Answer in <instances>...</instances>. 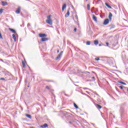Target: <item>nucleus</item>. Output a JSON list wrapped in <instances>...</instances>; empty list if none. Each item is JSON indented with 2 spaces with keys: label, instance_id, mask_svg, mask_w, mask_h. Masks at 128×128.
Segmentation results:
<instances>
[{
  "label": "nucleus",
  "instance_id": "nucleus-1",
  "mask_svg": "<svg viewBox=\"0 0 128 128\" xmlns=\"http://www.w3.org/2000/svg\"><path fill=\"white\" fill-rule=\"evenodd\" d=\"M51 16L50 15L48 16L47 20H46V22L48 24H50V26L52 24V19L50 18Z\"/></svg>",
  "mask_w": 128,
  "mask_h": 128
},
{
  "label": "nucleus",
  "instance_id": "nucleus-2",
  "mask_svg": "<svg viewBox=\"0 0 128 128\" xmlns=\"http://www.w3.org/2000/svg\"><path fill=\"white\" fill-rule=\"evenodd\" d=\"M108 22H110V20H108V18H106L104 20L103 24H104V26H106V24H108Z\"/></svg>",
  "mask_w": 128,
  "mask_h": 128
},
{
  "label": "nucleus",
  "instance_id": "nucleus-3",
  "mask_svg": "<svg viewBox=\"0 0 128 128\" xmlns=\"http://www.w3.org/2000/svg\"><path fill=\"white\" fill-rule=\"evenodd\" d=\"M64 52L62 51L60 54H59L58 56L56 58V60H60V56H62V53Z\"/></svg>",
  "mask_w": 128,
  "mask_h": 128
},
{
  "label": "nucleus",
  "instance_id": "nucleus-4",
  "mask_svg": "<svg viewBox=\"0 0 128 128\" xmlns=\"http://www.w3.org/2000/svg\"><path fill=\"white\" fill-rule=\"evenodd\" d=\"M39 36L40 38H46L47 36L45 34H39Z\"/></svg>",
  "mask_w": 128,
  "mask_h": 128
},
{
  "label": "nucleus",
  "instance_id": "nucleus-5",
  "mask_svg": "<svg viewBox=\"0 0 128 128\" xmlns=\"http://www.w3.org/2000/svg\"><path fill=\"white\" fill-rule=\"evenodd\" d=\"M112 12H109L108 18L110 20H112Z\"/></svg>",
  "mask_w": 128,
  "mask_h": 128
},
{
  "label": "nucleus",
  "instance_id": "nucleus-6",
  "mask_svg": "<svg viewBox=\"0 0 128 128\" xmlns=\"http://www.w3.org/2000/svg\"><path fill=\"white\" fill-rule=\"evenodd\" d=\"M93 20L94 22H98V18L94 16V14L92 15Z\"/></svg>",
  "mask_w": 128,
  "mask_h": 128
},
{
  "label": "nucleus",
  "instance_id": "nucleus-7",
  "mask_svg": "<svg viewBox=\"0 0 128 128\" xmlns=\"http://www.w3.org/2000/svg\"><path fill=\"white\" fill-rule=\"evenodd\" d=\"M2 4L3 6H8V2L4 1L2 2Z\"/></svg>",
  "mask_w": 128,
  "mask_h": 128
},
{
  "label": "nucleus",
  "instance_id": "nucleus-8",
  "mask_svg": "<svg viewBox=\"0 0 128 128\" xmlns=\"http://www.w3.org/2000/svg\"><path fill=\"white\" fill-rule=\"evenodd\" d=\"M20 7H18L16 11V14H20Z\"/></svg>",
  "mask_w": 128,
  "mask_h": 128
},
{
  "label": "nucleus",
  "instance_id": "nucleus-9",
  "mask_svg": "<svg viewBox=\"0 0 128 128\" xmlns=\"http://www.w3.org/2000/svg\"><path fill=\"white\" fill-rule=\"evenodd\" d=\"M9 30H10V31L12 32H13L14 34H16V30L12 28H10Z\"/></svg>",
  "mask_w": 128,
  "mask_h": 128
},
{
  "label": "nucleus",
  "instance_id": "nucleus-10",
  "mask_svg": "<svg viewBox=\"0 0 128 128\" xmlns=\"http://www.w3.org/2000/svg\"><path fill=\"white\" fill-rule=\"evenodd\" d=\"M70 16V10H68L67 13L65 15V18H68Z\"/></svg>",
  "mask_w": 128,
  "mask_h": 128
},
{
  "label": "nucleus",
  "instance_id": "nucleus-11",
  "mask_svg": "<svg viewBox=\"0 0 128 128\" xmlns=\"http://www.w3.org/2000/svg\"><path fill=\"white\" fill-rule=\"evenodd\" d=\"M46 40H48V39L46 38H42L41 40V42H46Z\"/></svg>",
  "mask_w": 128,
  "mask_h": 128
},
{
  "label": "nucleus",
  "instance_id": "nucleus-12",
  "mask_svg": "<svg viewBox=\"0 0 128 128\" xmlns=\"http://www.w3.org/2000/svg\"><path fill=\"white\" fill-rule=\"evenodd\" d=\"M66 8V4H64V5L62 6V12H64V8Z\"/></svg>",
  "mask_w": 128,
  "mask_h": 128
},
{
  "label": "nucleus",
  "instance_id": "nucleus-13",
  "mask_svg": "<svg viewBox=\"0 0 128 128\" xmlns=\"http://www.w3.org/2000/svg\"><path fill=\"white\" fill-rule=\"evenodd\" d=\"M105 6H107V8H112V6H110V4H108V3H105Z\"/></svg>",
  "mask_w": 128,
  "mask_h": 128
},
{
  "label": "nucleus",
  "instance_id": "nucleus-14",
  "mask_svg": "<svg viewBox=\"0 0 128 128\" xmlns=\"http://www.w3.org/2000/svg\"><path fill=\"white\" fill-rule=\"evenodd\" d=\"M12 36L14 40V42H16V37L14 34H12Z\"/></svg>",
  "mask_w": 128,
  "mask_h": 128
},
{
  "label": "nucleus",
  "instance_id": "nucleus-15",
  "mask_svg": "<svg viewBox=\"0 0 128 128\" xmlns=\"http://www.w3.org/2000/svg\"><path fill=\"white\" fill-rule=\"evenodd\" d=\"M118 84H124V86H126V84L124 82H122V81H118Z\"/></svg>",
  "mask_w": 128,
  "mask_h": 128
},
{
  "label": "nucleus",
  "instance_id": "nucleus-16",
  "mask_svg": "<svg viewBox=\"0 0 128 128\" xmlns=\"http://www.w3.org/2000/svg\"><path fill=\"white\" fill-rule=\"evenodd\" d=\"M94 44H96V46H98V40H94Z\"/></svg>",
  "mask_w": 128,
  "mask_h": 128
},
{
  "label": "nucleus",
  "instance_id": "nucleus-17",
  "mask_svg": "<svg viewBox=\"0 0 128 128\" xmlns=\"http://www.w3.org/2000/svg\"><path fill=\"white\" fill-rule=\"evenodd\" d=\"M96 108H98L99 110H100V108H102V106H100V105L97 104H96Z\"/></svg>",
  "mask_w": 128,
  "mask_h": 128
},
{
  "label": "nucleus",
  "instance_id": "nucleus-18",
  "mask_svg": "<svg viewBox=\"0 0 128 128\" xmlns=\"http://www.w3.org/2000/svg\"><path fill=\"white\" fill-rule=\"evenodd\" d=\"M26 116L28 118H32V116L30 114H26Z\"/></svg>",
  "mask_w": 128,
  "mask_h": 128
},
{
  "label": "nucleus",
  "instance_id": "nucleus-19",
  "mask_svg": "<svg viewBox=\"0 0 128 128\" xmlns=\"http://www.w3.org/2000/svg\"><path fill=\"white\" fill-rule=\"evenodd\" d=\"M87 10H90V4H88L87 5Z\"/></svg>",
  "mask_w": 128,
  "mask_h": 128
},
{
  "label": "nucleus",
  "instance_id": "nucleus-20",
  "mask_svg": "<svg viewBox=\"0 0 128 128\" xmlns=\"http://www.w3.org/2000/svg\"><path fill=\"white\" fill-rule=\"evenodd\" d=\"M22 64L23 68H26V64L24 63V62L22 61Z\"/></svg>",
  "mask_w": 128,
  "mask_h": 128
},
{
  "label": "nucleus",
  "instance_id": "nucleus-21",
  "mask_svg": "<svg viewBox=\"0 0 128 128\" xmlns=\"http://www.w3.org/2000/svg\"><path fill=\"white\" fill-rule=\"evenodd\" d=\"M74 108H76V109L78 108V105H76V103H74Z\"/></svg>",
  "mask_w": 128,
  "mask_h": 128
},
{
  "label": "nucleus",
  "instance_id": "nucleus-22",
  "mask_svg": "<svg viewBox=\"0 0 128 128\" xmlns=\"http://www.w3.org/2000/svg\"><path fill=\"white\" fill-rule=\"evenodd\" d=\"M43 126L44 128H48V124H43Z\"/></svg>",
  "mask_w": 128,
  "mask_h": 128
},
{
  "label": "nucleus",
  "instance_id": "nucleus-23",
  "mask_svg": "<svg viewBox=\"0 0 128 128\" xmlns=\"http://www.w3.org/2000/svg\"><path fill=\"white\" fill-rule=\"evenodd\" d=\"M86 44L87 46H90V42L88 41V42H86Z\"/></svg>",
  "mask_w": 128,
  "mask_h": 128
},
{
  "label": "nucleus",
  "instance_id": "nucleus-24",
  "mask_svg": "<svg viewBox=\"0 0 128 128\" xmlns=\"http://www.w3.org/2000/svg\"><path fill=\"white\" fill-rule=\"evenodd\" d=\"M3 10H4L2 8L0 9V14H2Z\"/></svg>",
  "mask_w": 128,
  "mask_h": 128
},
{
  "label": "nucleus",
  "instance_id": "nucleus-25",
  "mask_svg": "<svg viewBox=\"0 0 128 128\" xmlns=\"http://www.w3.org/2000/svg\"><path fill=\"white\" fill-rule=\"evenodd\" d=\"M100 60V57H98L97 58H95V60H97V62H98V60Z\"/></svg>",
  "mask_w": 128,
  "mask_h": 128
},
{
  "label": "nucleus",
  "instance_id": "nucleus-26",
  "mask_svg": "<svg viewBox=\"0 0 128 128\" xmlns=\"http://www.w3.org/2000/svg\"><path fill=\"white\" fill-rule=\"evenodd\" d=\"M76 18V19L77 21H78V15L75 16Z\"/></svg>",
  "mask_w": 128,
  "mask_h": 128
},
{
  "label": "nucleus",
  "instance_id": "nucleus-27",
  "mask_svg": "<svg viewBox=\"0 0 128 128\" xmlns=\"http://www.w3.org/2000/svg\"><path fill=\"white\" fill-rule=\"evenodd\" d=\"M119 88H120V90H123V88H124V86H120Z\"/></svg>",
  "mask_w": 128,
  "mask_h": 128
},
{
  "label": "nucleus",
  "instance_id": "nucleus-28",
  "mask_svg": "<svg viewBox=\"0 0 128 128\" xmlns=\"http://www.w3.org/2000/svg\"><path fill=\"white\" fill-rule=\"evenodd\" d=\"M101 0H98L96 4H100V2Z\"/></svg>",
  "mask_w": 128,
  "mask_h": 128
},
{
  "label": "nucleus",
  "instance_id": "nucleus-29",
  "mask_svg": "<svg viewBox=\"0 0 128 128\" xmlns=\"http://www.w3.org/2000/svg\"><path fill=\"white\" fill-rule=\"evenodd\" d=\"M5 80L4 78H0V80Z\"/></svg>",
  "mask_w": 128,
  "mask_h": 128
},
{
  "label": "nucleus",
  "instance_id": "nucleus-30",
  "mask_svg": "<svg viewBox=\"0 0 128 128\" xmlns=\"http://www.w3.org/2000/svg\"><path fill=\"white\" fill-rule=\"evenodd\" d=\"M108 44H110L108 42H106V46H108Z\"/></svg>",
  "mask_w": 128,
  "mask_h": 128
},
{
  "label": "nucleus",
  "instance_id": "nucleus-31",
  "mask_svg": "<svg viewBox=\"0 0 128 128\" xmlns=\"http://www.w3.org/2000/svg\"><path fill=\"white\" fill-rule=\"evenodd\" d=\"M46 88L47 90H50V87H48V86H46Z\"/></svg>",
  "mask_w": 128,
  "mask_h": 128
},
{
  "label": "nucleus",
  "instance_id": "nucleus-32",
  "mask_svg": "<svg viewBox=\"0 0 128 128\" xmlns=\"http://www.w3.org/2000/svg\"><path fill=\"white\" fill-rule=\"evenodd\" d=\"M27 26H30V24L28 23L27 25Z\"/></svg>",
  "mask_w": 128,
  "mask_h": 128
},
{
  "label": "nucleus",
  "instance_id": "nucleus-33",
  "mask_svg": "<svg viewBox=\"0 0 128 128\" xmlns=\"http://www.w3.org/2000/svg\"><path fill=\"white\" fill-rule=\"evenodd\" d=\"M77 24L78 26H80V22H78V21H77Z\"/></svg>",
  "mask_w": 128,
  "mask_h": 128
},
{
  "label": "nucleus",
  "instance_id": "nucleus-34",
  "mask_svg": "<svg viewBox=\"0 0 128 128\" xmlns=\"http://www.w3.org/2000/svg\"><path fill=\"white\" fill-rule=\"evenodd\" d=\"M0 62H4V60H2V59H0Z\"/></svg>",
  "mask_w": 128,
  "mask_h": 128
},
{
  "label": "nucleus",
  "instance_id": "nucleus-35",
  "mask_svg": "<svg viewBox=\"0 0 128 128\" xmlns=\"http://www.w3.org/2000/svg\"><path fill=\"white\" fill-rule=\"evenodd\" d=\"M40 128H44V125L41 126H40Z\"/></svg>",
  "mask_w": 128,
  "mask_h": 128
},
{
  "label": "nucleus",
  "instance_id": "nucleus-36",
  "mask_svg": "<svg viewBox=\"0 0 128 128\" xmlns=\"http://www.w3.org/2000/svg\"><path fill=\"white\" fill-rule=\"evenodd\" d=\"M74 32H76V28H74Z\"/></svg>",
  "mask_w": 128,
  "mask_h": 128
},
{
  "label": "nucleus",
  "instance_id": "nucleus-37",
  "mask_svg": "<svg viewBox=\"0 0 128 128\" xmlns=\"http://www.w3.org/2000/svg\"><path fill=\"white\" fill-rule=\"evenodd\" d=\"M65 94V96H68V94Z\"/></svg>",
  "mask_w": 128,
  "mask_h": 128
},
{
  "label": "nucleus",
  "instance_id": "nucleus-38",
  "mask_svg": "<svg viewBox=\"0 0 128 128\" xmlns=\"http://www.w3.org/2000/svg\"><path fill=\"white\" fill-rule=\"evenodd\" d=\"M92 78L93 80H94V76H92Z\"/></svg>",
  "mask_w": 128,
  "mask_h": 128
},
{
  "label": "nucleus",
  "instance_id": "nucleus-39",
  "mask_svg": "<svg viewBox=\"0 0 128 128\" xmlns=\"http://www.w3.org/2000/svg\"><path fill=\"white\" fill-rule=\"evenodd\" d=\"M57 52H58V53L60 52V50H57Z\"/></svg>",
  "mask_w": 128,
  "mask_h": 128
},
{
  "label": "nucleus",
  "instance_id": "nucleus-40",
  "mask_svg": "<svg viewBox=\"0 0 128 128\" xmlns=\"http://www.w3.org/2000/svg\"><path fill=\"white\" fill-rule=\"evenodd\" d=\"M99 46H102V44H100Z\"/></svg>",
  "mask_w": 128,
  "mask_h": 128
},
{
  "label": "nucleus",
  "instance_id": "nucleus-41",
  "mask_svg": "<svg viewBox=\"0 0 128 128\" xmlns=\"http://www.w3.org/2000/svg\"><path fill=\"white\" fill-rule=\"evenodd\" d=\"M87 88H84V90H86Z\"/></svg>",
  "mask_w": 128,
  "mask_h": 128
},
{
  "label": "nucleus",
  "instance_id": "nucleus-42",
  "mask_svg": "<svg viewBox=\"0 0 128 128\" xmlns=\"http://www.w3.org/2000/svg\"><path fill=\"white\" fill-rule=\"evenodd\" d=\"M44 106H46V105L45 104V105H44Z\"/></svg>",
  "mask_w": 128,
  "mask_h": 128
},
{
  "label": "nucleus",
  "instance_id": "nucleus-43",
  "mask_svg": "<svg viewBox=\"0 0 128 128\" xmlns=\"http://www.w3.org/2000/svg\"><path fill=\"white\" fill-rule=\"evenodd\" d=\"M28 86V88H29V87H30V86Z\"/></svg>",
  "mask_w": 128,
  "mask_h": 128
},
{
  "label": "nucleus",
  "instance_id": "nucleus-44",
  "mask_svg": "<svg viewBox=\"0 0 128 128\" xmlns=\"http://www.w3.org/2000/svg\"><path fill=\"white\" fill-rule=\"evenodd\" d=\"M88 0H86V2H88Z\"/></svg>",
  "mask_w": 128,
  "mask_h": 128
},
{
  "label": "nucleus",
  "instance_id": "nucleus-45",
  "mask_svg": "<svg viewBox=\"0 0 128 128\" xmlns=\"http://www.w3.org/2000/svg\"><path fill=\"white\" fill-rule=\"evenodd\" d=\"M64 94V92H63Z\"/></svg>",
  "mask_w": 128,
  "mask_h": 128
},
{
  "label": "nucleus",
  "instance_id": "nucleus-46",
  "mask_svg": "<svg viewBox=\"0 0 128 128\" xmlns=\"http://www.w3.org/2000/svg\"><path fill=\"white\" fill-rule=\"evenodd\" d=\"M112 28H114V26Z\"/></svg>",
  "mask_w": 128,
  "mask_h": 128
},
{
  "label": "nucleus",
  "instance_id": "nucleus-47",
  "mask_svg": "<svg viewBox=\"0 0 128 128\" xmlns=\"http://www.w3.org/2000/svg\"><path fill=\"white\" fill-rule=\"evenodd\" d=\"M48 82H50V80H48Z\"/></svg>",
  "mask_w": 128,
  "mask_h": 128
}]
</instances>
